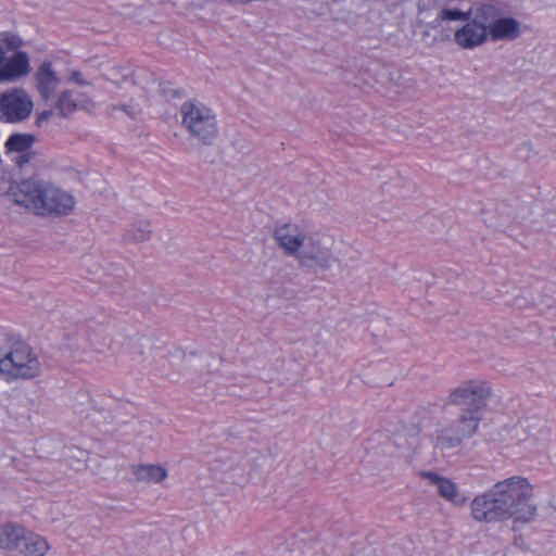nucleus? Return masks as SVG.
I'll return each mask as SVG.
<instances>
[{
	"instance_id": "nucleus-1",
	"label": "nucleus",
	"mask_w": 556,
	"mask_h": 556,
	"mask_svg": "<svg viewBox=\"0 0 556 556\" xmlns=\"http://www.w3.org/2000/svg\"><path fill=\"white\" fill-rule=\"evenodd\" d=\"M533 486L527 478L514 476L496 482L471 504L472 518L479 522H498L514 519L515 523L534 520L538 507L531 503Z\"/></svg>"
},
{
	"instance_id": "nucleus-2",
	"label": "nucleus",
	"mask_w": 556,
	"mask_h": 556,
	"mask_svg": "<svg viewBox=\"0 0 556 556\" xmlns=\"http://www.w3.org/2000/svg\"><path fill=\"white\" fill-rule=\"evenodd\" d=\"M7 195L39 216H65L75 205L74 198L60 188L37 179L11 182Z\"/></svg>"
},
{
	"instance_id": "nucleus-3",
	"label": "nucleus",
	"mask_w": 556,
	"mask_h": 556,
	"mask_svg": "<svg viewBox=\"0 0 556 556\" xmlns=\"http://www.w3.org/2000/svg\"><path fill=\"white\" fill-rule=\"evenodd\" d=\"M41 366L33 349L18 336L5 334L0 345V372L9 379H33Z\"/></svg>"
},
{
	"instance_id": "nucleus-4",
	"label": "nucleus",
	"mask_w": 556,
	"mask_h": 556,
	"mask_svg": "<svg viewBox=\"0 0 556 556\" xmlns=\"http://www.w3.org/2000/svg\"><path fill=\"white\" fill-rule=\"evenodd\" d=\"M181 126L191 138L203 146H212L219 129L214 111L198 100H188L180 106Z\"/></svg>"
},
{
	"instance_id": "nucleus-5",
	"label": "nucleus",
	"mask_w": 556,
	"mask_h": 556,
	"mask_svg": "<svg viewBox=\"0 0 556 556\" xmlns=\"http://www.w3.org/2000/svg\"><path fill=\"white\" fill-rule=\"evenodd\" d=\"M491 396V387L482 380H468L455 388L446 399V404L459 407L462 412L481 415Z\"/></svg>"
},
{
	"instance_id": "nucleus-6",
	"label": "nucleus",
	"mask_w": 556,
	"mask_h": 556,
	"mask_svg": "<svg viewBox=\"0 0 556 556\" xmlns=\"http://www.w3.org/2000/svg\"><path fill=\"white\" fill-rule=\"evenodd\" d=\"M34 109L31 97L23 88L0 93V122L16 124L27 119Z\"/></svg>"
},
{
	"instance_id": "nucleus-7",
	"label": "nucleus",
	"mask_w": 556,
	"mask_h": 556,
	"mask_svg": "<svg viewBox=\"0 0 556 556\" xmlns=\"http://www.w3.org/2000/svg\"><path fill=\"white\" fill-rule=\"evenodd\" d=\"M481 419V415L462 412L456 420L440 432L438 442L447 448L458 446L465 439L476 434Z\"/></svg>"
},
{
	"instance_id": "nucleus-8",
	"label": "nucleus",
	"mask_w": 556,
	"mask_h": 556,
	"mask_svg": "<svg viewBox=\"0 0 556 556\" xmlns=\"http://www.w3.org/2000/svg\"><path fill=\"white\" fill-rule=\"evenodd\" d=\"M311 248L305 247L295 256L302 266L319 268L328 270L333 262V257L328 249L319 245L318 241L313 238L308 239Z\"/></svg>"
},
{
	"instance_id": "nucleus-9",
	"label": "nucleus",
	"mask_w": 556,
	"mask_h": 556,
	"mask_svg": "<svg viewBox=\"0 0 556 556\" xmlns=\"http://www.w3.org/2000/svg\"><path fill=\"white\" fill-rule=\"evenodd\" d=\"M274 239L287 255L296 256L300 249L304 247L306 237L300 232L298 226L283 224L275 229Z\"/></svg>"
},
{
	"instance_id": "nucleus-10",
	"label": "nucleus",
	"mask_w": 556,
	"mask_h": 556,
	"mask_svg": "<svg viewBox=\"0 0 556 556\" xmlns=\"http://www.w3.org/2000/svg\"><path fill=\"white\" fill-rule=\"evenodd\" d=\"M36 87L45 101L50 100L58 87L61 84V79L53 70L50 61H43L35 74Z\"/></svg>"
},
{
	"instance_id": "nucleus-11",
	"label": "nucleus",
	"mask_w": 556,
	"mask_h": 556,
	"mask_svg": "<svg viewBox=\"0 0 556 556\" xmlns=\"http://www.w3.org/2000/svg\"><path fill=\"white\" fill-rule=\"evenodd\" d=\"M465 22L466 24L454 34L455 42L463 49H473L483 45L489 36L484 28L470 18Z\"/></svg>"
},
{
	"instance_id": "nucleus-12",
	"label": "nucleus",
	"mask_w": 556,
	"mask_h": 556,
	"mask_svg": "<svg viewBox=\"0 0 556 556\" xmlns=\"http://www.w3.org/2000/svg\"><path fill=\"white\" fill-rule=\"evenodd\" d=\"M29 58L25 51L15 52L0 67V81H13L29 73Z\"/></svg>"
},
{
	"instance_id": "nucleus-13",
	"label": "nucleus",
	"mask_w": 556,
	"mask_h": 556,
	"mask_svg": "<svg viewBox=\"0 0 556 556\" xmlns=\"http://www.w3.org/2000/svg\"><path fill=\"white\" fill-rule=\"evenodd\" d=\"M425 477L429 479L431 484H435L438 493L444 500L456 506H463L467 498L459 494L458 486L451 479L439 476L434 472H425Z\"/></svg>"
},
{
	"instance_id": "nucleus-14",
	"label": "nucleus",
	"mask_w": 556,
	"mask_h": 556,
	"mask_svg": "<svg viewBox=\"0 0 556 556\" xmlns=\"http://www.w3.org/2000/svg\"><path fill=\"white\" fill-rule=\"evenodd\" d=\"M520 35V23L514 17H502L495 21L493 27L489 31L492 40H514Z\"/></svg>"
},
{
	"instance_id": "nucleus-15",
	"label": "nucleus",
	"mask_w": 556,
	"mask_h": 556,
	"mask_svg": "<svg viewBox=\"0 0 556 556\" xmlns=\"http://www.w3.org/2000/svg\"><path fill=\"white\" fill-rule=\"evenodd\" d=\"M26 529L14 522L0 526V547L10 552H18Z\"/></svg>"
},
{
	"instance_id": "nucleus-16",
	"label": "nucleus",
	"mask_w": 556,
	"mask_h": 556,
	"mask_svg": "<svg viewBox=\"0 0 556 556\" xmlns=\"http://www.w3.org/2000/svg\"><path fill=\"white\" fill-rule=\"evenodd\" d=\"M87 102V97L77 90H65L60 96L55 103V109L63 117H68L78 109L84 108Z\"/></svg>"
},
{
	"instance_id": "nucleus-17",
	"label": "nucleus",
	"mask_w": 556,
	"mask_h": 556,
	"mask_svg": "<svg viewBox=\"0 0 556 556\" xmlns=\"http://www.w3.org/2000/svg\"><path fill=\"white\" fill-rule=\"evenodd\" d=\"M18 553L24 556H45L50 546L47 540L26 529Z\"/></svg>"
},
{
	"instance_id": "nucleus-18",
	"label": "nucleus",
	"mask_w": 556,
	"mask_h": 556,
	"mask_svg": "<svg viewBox=\"0 0 556 556\" xmlns=\"http://www.w3.org/2000/svg\"><path fill=\"white\" fill-rule=\"evenodd\" d=\"M472 20L477 25L484 28V31L489 35V31L493 27L495 21L501 15V11L493 4H482L471 12Z\"/></svg>"
},
{
	"instance_id": "nucleus-19",
	"label": "nucleus",
	"mask_w": 556,
	"mask_h": 556,
	"mask_svg": "<svg viewBox=\"0 0 556 556\" xmlns=\"http://www.w3.org/2000/svg\"><path fill=\"white\" fill-rule=\"evenodd\" d=\"M132 473L137 480L144 482L160 483L167 477V471L160 465H134Z\"/></svg>"
},
{
	"instance_id": "nucleus-20",
	"label": "nucleus",
	"mask_w": 556,
	"mask_h": 556,
	"mask_svg": "<svg viewBox=\"0 0 556 556\" xmlns=\"http://www.w3.org/2000/svg\"><path fill=\"white\" fill-rule=\"evenodd\" d=\"M36 137L31 134L15 132L9 136L4 143L7 153L29 151Z\"/></svg>"
},
{
	"instance_id": "nucleus-21",
	"label": "nucleus",
	"mask_w": 556,
	"mask_h": 556,
	"mask_svg": "<svg viewBox=\"0 0 556 556\" xmlns=\"http://www.w3.org/2000/svg\"><path fill=\"white\" fill-rule=\"evenodd\" d=\"M151 225L149 222H139L135 224L124 236L126 241L143 242L150 239Z\"/></svg>"
},
{
	"instance_id": "nucleus-22",
	"label": "nucleus",
	"mask_w": 556,
	"mask_h": 556,
	"mask_svg": "<svg viewBox=\"0 0 556 556\" xmlns=\"http://www.w3.org/2000/svg\"><path fill=\"white\" fill-rule=\"evenodd\" d=\"M471 16V11L464 12L457 8H444L439 12L441 21H468Z\"/></svg>"
},
{
	"instance_id": "nucleus-23",
	"label": "nucleus",
	"mask_w": 556,
	"mask_h": 556,
	"mask_svg": "<svg viewBox=\"0 0 556 556\" xmlns=\"http://www.w3.org/2000/svg\"><path fill=\"white\" fill-rule=\"evenodd\" d=\"M161 92L168 101L186 97V92L182 88H174L170 83L161 84Z\"/></svg>"
},
{
	"instance_id": "nucleus-24",
	"label": "nucleus",
	"mask_w": 556,
	"mask_h": 556,
	"mask_svg": "<svg viewBox=\"0 0 556 556\" xmlns=\"http://www.w3.org/2000/svg\"><path fill=\"white\" fill-rule=\"evenodd\" d=\"M52 115H53V110H47V111L41 112L37 116V121H36L37 125H40L41 123L48 121Z\"/></svg>"
},
{
	"instance_id": "nucleus-25",
	"label": "nucleus",
	"mask_w": 556,
	"mask_h": 556,
	"mask_svg": "<svg viewBox=\"0 0 556 556\" xmlns=\"http://www.w3.org/2000/svg\"><path fill=\"white\" fill-rule=\"evenodd\" d=\"M72 80L77 83L78 85H86L87 83L81 78V74L79 72H73L71 76Z\"/></svg>"
},
{
	"instance_id": "nucleus-26",
	"label": "nucleus",
	"mask_w": 556,
	"mask_h": 556,
	"mask_svg": "<svg viewBox=\"0 0 556 556\" xmlns=\"http://www.w3.org/2000/svg\"><path fill=\"white\" fill-rule=\"evenodd\" d=\"M23 154L21 155L20 160H18V165H23L24 163H27L30 161L31 159V154L29 151H26V152H22Z\"/></svg>"
},
{
	"instance_id": "nucleus-27",
	"label": "nucleus",
	"mask_w": 556,
	"mask_h": 556,
	"mask_svg": "<svg viewBox=\"0 0 556 556\" xmlns=\"http://www.w3.org/2000/svg\"><path fill=\"white\" fill-rule=\"evenodd\" d=\"M7 45L10 49H16L20 46V39L16 37H11Z\"/></svg>"
},
{
	"instance_id": "nucleus-28",
	"label": "nucleus",
	"mask_w": 556,
	"mask_h": 556,
	"mask_svg": "<svg viewBox=\"0 0 556 556\" xmlns=\"http://www.w3.org/2000/svg\"><path fill=\"white\" fill-rule=\"evenodd\" d=\"M441 22L442 21H441V18H439V15H438L432 22L428 23L427 26L430 27V28H437V27L440 26Z\"/></svg>"
}]
</instances>
